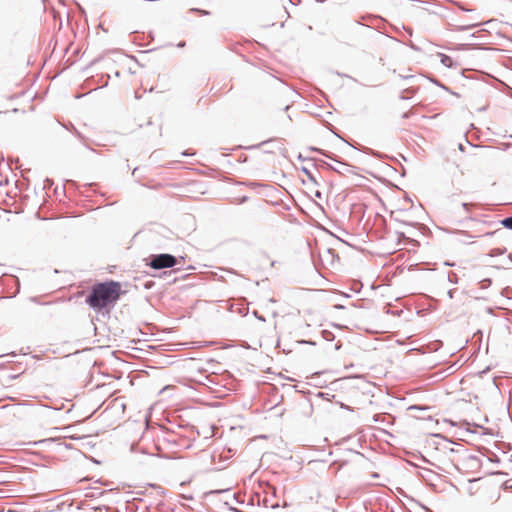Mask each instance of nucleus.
<instances>
[{"label": "nucleus", "mask_w": 512, "mask_h": 512, "mask_svg": "<svg viewBox=\"0 0 512 512\" xmlns=\"http://www.w3.org/2000/svg\"><path fill=\"white\" fill-rule=\"evenodd\" d=\"M120 284L118 282L110 281L105 283L96 284L87 297V303L95 310L101 311L102 309L114 306L120 296Z\"/></svg>", "instance_id": "obj_1"}, {"label": "nucleus", "mask_w": 512, "mask_h": 512, "mask_svg": "<svg viewBox=\"0 0 512 512\" xmlns=\"http://www.w3.org/2000/svg\"><path fill=\"white\" fill-rule=\"evenodd\" d=\"M177 264L176 258L171 254H158L150 257L149 266L153 269L159 270L163 268H170Z\"/></svg>", "instance_id": "obj_2"}, {"label": "nucleus", "mask_w": 512, "mask_h": 512, "mask_svg": "<svg viewBox=\"0 0 512 512\" xmlns=\"http://www.w3.org/2000/svg\"><path fill=\"white\" fill-rule=\"evenodd\" d=\"M328 166L330 169H332L333 171H336L338 173H343L344 171H348V165L343 162H340V161H336V165L328 164Z\"/></svg>", "instance_id": "obj_3"}, {"label": "nucleus", "mask_w": 512, "mask_h": 512, "mask_svg": "<svg viewBox=\"0 0 512 512\" xmlns=\"http://www.w3.org/2000/svg\"><path fill=\"white\" fill-rule=\"evenodd\" d=\"M441 63L446 67H451L453 65V60L451 57L442 54L441 55Z\"/></svg>", "instance_id": "obj_4"}, {"label": "nucleus", "mask_w": 512, "mask_h": 512, "mask_svg": "<svg viewBox=\"0 0 512 512\" xmlns=\"http://www.w3.org/2000/svg\"><path fill=\"white\" fill-rule=\"evenodd\" d=\"M501 224L508 229H512V216L507 217L501 221Z\"/></svg>", "instance_id": "obj_5"}, {"label": "nucleus", "mask_w": 512, "mask_h": 512, "mask_svg": "<svg viewBox=\"0 0 512 512\" xmlns=\"http://www.w3.org/2000/svg\"><path fill=\"white\" fill-rule=\"evenodd\" d=\"M474 206L473 204L471 203H463L462 204V208L463 210L466 212V213H469L470 212V209L471 207Z\"/></svg>", "instance_id": "obj_6"}, {"label": "nucleus", "mask_w": 512, "mask_h": 512, "mask_svg": "<svg viewBox=\"0 0 512 512\" xmlns=\"http://www.w3.org/2000/svg\"><path fill=\"white\" fill-rule=\"evenodd\" d=\"M190 12H199L201 15H209V12L206 11V10H200V9H195V8H192L190 10Z\"/></svg>", "instance_id": "obj_7"}, {"label": "nucleus", "mask_w": 512, "mask_h": 512, "mask_svg": "<svg viewBox=\"0 0 512 512\" xmlns=\"http://www.w3.org/2000/svg\"><path fill=\"white\" fill-rule=\"evenodd\" d=\"M316 150H317L318 152H320L322 155H324L325 157H328V158H330V159H333V160H334V158H333L330 154H328L327 152H324V151L319 150V149H316Z\"/></svg>", "instance_id": "obj_8"}, {"label": "nucleus", "mask_w": 512, "mask_h": 512, "mask_svg": "<svg viewBox=\"0 0 512 512\" xmlns=\"http://www.w3.org/2000/svg\"><path fill=\"white\" fill-rule=\"evenodd\" d=\"M499 231H500V230H496V231H494V232H488V233H486V234H485V236H492V235H494V234L498 233Z\"/></svg>", "instance_id": "obj_9"}, {"label": "nucleus", "mask_w": 512, "mask_h": 512, "mask_svg": "<svg viewBox=\"0 0 512 512\" xmlns=\"http://www.w3.org/2000/svg\"><path fill=\"white\" fill-rule=\"evenodd\" d=\"M495 251H496V253H495V254H503V253H504V251H503V250H501V249H496Z\"/></svg>", "instance_id": "obj_10"}, {"label": "nucleus", "mask_w": 512, "mask_h": 512, "mask_svg": "<svg viewBox=\"0 0 512 512\" xmlns=\"http://www.w3.org/2000/svg\"><path fill=\"white\" fill-rule=\"evenodd\" d=\"M448 294H449V297H450V298H452V297H453V296H452V291H451V290L448 292Z\"/></svg>", "instance_id": "obj_11"}]
</instances>
